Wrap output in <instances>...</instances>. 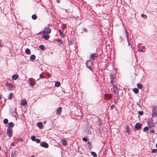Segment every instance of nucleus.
Returning a JSON list of instances; mask_svg holds the SVG:
<instances>
[{
    "mask_svg": "<svg viewBox=\"0 0 157 157\" xmlns=\"http://www.w3.org/2000/svg\"><path fill=\"white\" fill-rule=\"evenodd\" d=\"M147 124L150 128H152L155 126V124L154 123V120L151 118L149 119L147 122Z\"/></svg>",
    "mask_w": 157,
    "mask_h": 157,
    "instance_id": "obj_1",
    "label": "nucleus"
},
{
    "mask_svg": "<svg viewBox=\"0 0 157 157\" xmlns=\"http://www.w3.org/2000/svg\"><path fill=\"white\" fill-rule=\"evenodd\" d=\"M86 64L87 67L90 70H92L93 62L90 60H88L86 62Z\"/></svg>",
    "mask_w": 157,
    "mask_h": 157,
    "instance_id": "obj_2",
    "label": "nucleus"
},
{
    "mask_svg": "<svg viewBox=\"0 0 157 157\" xmlns=\"http://www.w3.org/2000/svg\"><path fill=\"white\" fill-rule=\"evenodd\" d=\"M152 116L153 117H155L157 116V107H153L152 111Z\"/></svg>",
    "mask_w": 157,
    "mask_h": 157,
    "instance_id": "obj_3",
    "label": "nucleus"
},
{
    "mask_svg": "<svg viewBox=\"0 0 157 157\" xmlns=\"http://www.w3.org/2000/svg\"><path fill=\"white\" fill-rule=\"evenodd\" d=\"M6 85L7 87V89L9 90H13V87L14 86V85L13 84L11 83L6 82Z\"/></svg>",
    "mask_w": 157,
    "mask_h": 157,
    "instance_id": "obj_4",
    "label": "nucleus"
},
{
    "mask_svg": "<svg viewBox=\"0 0 157 157\" xmlns=\"http://www.w3.org/2000/svg\"><path fill=\"white\" fill-rule=\"evenodd\" d=\"M51 30L49 27H46L45 29L43 31V34H48L51 33Z\"/></svg>",
    "mask_w": 157,
    "mask_h": 157,
    "instance_id": "obj_5",
    "label": "nucleus"
},
{
    "mask_svg": "<svg viewBox=\"0 0 157 157\" xmlns=\"http://www.w3.org/2000/svg\"><path fill=\"white\" fill-rule=\"evenodd\" d=\"M12 129L10 128H8L7 129V133L8 136L10 137H11L12 136Z\"/></svg>",
    "mask_w": 157,
    "mask_h": 157,
    "instance_id": "obj_6",
    "label": "nucleus"
},
{
    "mask_svg": "<svg viewBox=\"0 0 157 157\" xmlns=\"http://www.w3.org/2000/svg\"><path fill=\"white\" fill-rule=\"evenodd\" d=\"M40 146L45 148H48V144L45 142H42L40 144Z\"/></svg>",
    "mask_w": 157,
    "mask_h": 157,
    "instance_id": "obj_7",
    "label": "nucleus"
},
{
    "mask_svg": "<svg viewBox=\"0 0 157 157\" xmlns=\"http://www.w3.org/2000/svg\"><path fill=\"white\" fill-rule=\"evenodd\" d=\"M113 92L114 94L115 95H117L119 93L118 90H117V87L113 85Z\"/></svg>",
    "mask_w": 157,
    "mask_h": 157,
    "instance_id": "obj_8",
    "label": "nucleus"
},
{
    "mask_svg": "<svg viewBox=\"0 0 157 157\" xmlns=\"http://www.w3.org/2000/svg\"><path fill=\"white\" fill-rule=\"evenodd\" d=\"M97 56L98 54L96 53L91 54L90 55V59H94L97 57Z\"/></svg>",
    "mask_w": 157,
    "mask_h": 157,
    "instance_id": "obj_9",
    "label": "nucleus"
},
{
    "mask_svg": "<svg viewBox=\"0 0 157 157\" xmlns=\"http://www.w3.org/2000/svg\"><path fill=\"white\" fill-rule=\"evenodd\" d=\"M19 77V76L17 74H15L12 76V78L13 80H17Z\"/></svg>",
    "mask_w": 157,
    "mask_h": 157,
    "instance_id": "obj_10",
    "label": "nucleus"
},
{
    "mask_svg": "<svg viewBox=\"0 0 157 157\" xmlns=\"http://www.w3.org/2000/svg\"><path fill=\"white\" fill-rule=\"evenodd\" d=\"M37 126L40 129L43 128V124L41 122H38L37 124Z\"/></svg>",
    "mask_w": 157,
    "mask_h": 157,
    "instance_id": "obj_11",
    "label": "nucleus"
},
{
    "mask_svg": "<svg viewBox=\"0 0 157 157\" xmlns=\"http://www.w3.org/2000/svg\"><path fill=\"white\" fill-rule=\"evenodd\" d=\"M141 124L139 123H136L135 126V128L136 129H138L141 127Z\"/></svg>",
    "mask_w": 157,
    "mask_h": 157,
    "instance_id": "obj_12",
    "label": "nucleus"
},
{
    "mask_svg": "<svg viewBox=\"0 0 157 157\" xmlns=\"http://www.w3.org/2000/svg\"><path fill=\"white\" fill-rule=\"evenodd\" d=\"M62 112V107H59L56 110V114H60Z\"/></svg>",
    "mask_w": 157,
    "mask_h": 157,
    "instance_id": "obj_13",
    "label": "nucleus"
},
{
    "mask_svg": "<svg viewBox=\"0 0 157 157\" xmlns=\"http://www.w3.org/2000/svg\"><path fill=\"white\" fill-rule=\"evenodd\" d=\"M29 84L32 86H33L35 85V81L32 80L31 78L29 79Z\"/></svg>",
    "mask_w": 157,
    "mask_h": 157,
    "instance_id": "obj_14",
    "label": "nucleus"
},
{
    "mask_svg": "<svg viewBox=\"0 0 157 157\" xmlns=\"http://www.w3.org/2000/svg\"><path fill=\"white\" fill-rule=\"evenodd\" d=\"M27 104V102L25 100L22 99L21 101V105L23 106Z\"/></svg>",
    "mask_w": 157,
    "mask_h": 157,
    "instance_id": "obj_15",
    "label": "nucleus"
},
{
    "mask_svg": "<svg viewBox=\"0 0 157 157\" xmlns=\"http://www.w3.org/2000/svg\"><path fill=\"white\" fill-rule=\"evenodd\" d=\"M61 141L63 146H66L67 145V141L64 139H62Z\"/></svg>",
    "mask_w": 157,
    "mask_h": 157,
    "instance_id": "obj_16",
    "label": "nucleus"
},
{
    "mask_svg": "<svg viewBox=\"0 0 157 157\" xmlns=\"http://www.w3.org/2000/svg\"><path fill=\"white\" fill-rule=\"evenodd\" d=\"M42 36L43 38L45 40H47L49 38V36L47 35L46 34H45V35L43 34V35H42Z\"/></svg>",
    "mask_w": 157,
    "mask_h": 157,
    "instance_id": "obj_17",
    "label": "nucleus"
},
{
    "mask_svg": "<svg viewBox=\"0 0 157 157\" xmlns=\"http://www.w3.org/2000/svg\"><path fill=\"white\" fill-rule=\"evenodd\" d=\"M130 129L128 127V126H127L126 127V130L125 131V132L126 133H127L128 134V135L130 134Z\"/></svg>",
    "mask_w": 157,
    "mask_h": 157,
    "instance_id": "obj_18",
    "label": "nucleus"
},
{
    "mask_svg": "<svg viewBox=\"0 0 157 157\" xmlns=\"http://www.w3.org/2000/svg\"><path fill=\"white\" fill-rule=\"evenodd\" d=\"M14 126L13 123L12 122H10L9 123L8 128H13Z\"/></svg>",
    "mask_w": 157,
    "mask_h": 157,
    "instance_id": "obj_19",
    "label": "nucleus"
},
{
    "mask_svg": "<svg viewBox=\"0 0 157 157\" xmlns=\"http://www.w3.org/2000/svg\"><path fill=\"white\" fill-rule=\"evenodd\" d=\"M137 85L138 88L139 89H142L143 86L141 84L139 83H137Z\"/></svg>",
    "mask_w": 157,
    "mask_h": 157,
    "instance_id": "obj_20",
    "label": "nucleus"
},
{
    "mask_svg": "<svg viewBox=\"0 0 157 157\" xmlns=\"http://www.w3.org/2000/svg\"><path fill=\"white\" fill-rule=\"evenodd\" d=\"M60 35H61V37H64V35L63 33L62 32V31L60 29H59L58 31Z\"/></svg>",
    "mask_w": 157,
    "mask_h": 157,
    "instance_id": "obj_21",
    "label": "nucleus"
},
{
    "mask_svg": "<svg viewBox=\"0 0 157 157\" xmlns=\"http://www.w3.org/2000/svg\"><path fill=\"white\" fill-rule=\"evenodd\" d=\"M25 52L27 54H29L31 53L30 49L29 48H26L25 50Z\"/></svg>",
    "mask_w": 157,
    "mask_h": 157,
    "instance_id": "obj_22",
    "label": "nucleus"
},
{
    "mask_svg": "<svg viewBox=\"0 0 157 157\" xmlns=\"http://www.w3.org/2000/svg\"><path fill=\"white\" fill-rule=\"evenodd\" d=\"M125 32H126V37H127V41H128V46H129V41H128V36H128V33L126 30H125Z\"/></svg>",
    "mask_w": 157,
    "mask_h": 157,
    "instance_id": "obj_23",
    "label": "nucleus"
},
{
    "mask_svg": "<svg viewBox=\"0 0 157 157\" xmlns=\"http://www.w3.org/2000/svg\"><path fill=\"white\" fill-rule=\"evenodd\" d=\"M98 121V125L101 127V125L102 124L101 120L100 119H97Z\"/></svg>",
    "mask_w": 157,
    "mask_h": 157,
    "instance_id": "obj_24",
    "label": "nucleus"
},
{
    "mask_svg": "<svg viewBox=\"0 0 157 157\" xmlns=\"http://www.w3.org/2000/svg\"><path fill=\"white\" fill-rule=\"evenodd\" d=\"M13 96V94L12 93H11L9 94V96L8 98L9 99L11 100Z\"/></svg>",
    "mask_w": 157,
    "mask_h": 157,
    "instance_id": "obj_25",
    "label": "nucleus"
},
{
    "mask_svg": "<svg viewBox=\"0 0 157 157\" xmlns=\"http://www.w3.org/2000/svg\"><path fill=\"white\" fill-rule=\"evenodd\" d=\"M133 91L136 94H137L139 92V90L137 88H135L133 89Z\"/></svg>",
    "mask_w": 157,
    "mask_h": 157,
    "instance_id": "obj_26",
    "label": "nucleus"
},
{
    "mask_svg": "<svg viewBox=\"0 0 157 157\" xmlns=\"http://www.w3.org/2000/svg\"><path fill=\"white\" fill-rule=\"evenodd\" d=\"M35 58L36 57L34 55H32L31 56L30 58L32 60H34L35 59Z\"/></svg>",
    "mask_w": 157,
    "mask_h": 157,
    "instance_id": "obj_27",
    "label": "nucleus"
},
{
    "mask_svg": "<svg viewBox=\"0 0 157 157\" xmlns=\"http://www.w3.org/2000/svg\"><path fill=\"white\" fill-rule=\"evenodd\" d=\"M60 85V82L59 81L56 82L55 83V85L56 86L59 87Z\"/></svg>",
    "mask_w": 157,
    "mask_h": 157,
    "instance_id": "obj_28",
    "label": "nucleus"
},
{
    "mask_svg": "<svg viewBox=\"0 0 157 157\" xmlns=\"http://www.w3.org/2000/svg\"><path fill=\"white\" fill-rule=\"evenodd\" d=\"M39 48L42 50H43L45 49V47L44 45H40L39 46Z\"/></svg>",
    "mask_w": 157,
    "mask_h": 157,
    "instance_id": "obj_29",
    "label": "nucleus"
},
{
    "mask_svg": "<svg viewBox=\"0 0 157 157\" xmlns=\"http://www.w3.org/2000/svg\"><path fill=\"white\" fill-rule=\"evenodd\" d=\"M91 154L92 155H93L94 157H96L97 156V155L96 153L94 151L91 152Z\"/></svg>",
    "mask_w": 157,
    "mask_h": 157,
    "instance_id": "obj_30",
    "label": "nucleus"
},
{
    "mask_svg": "<svg viewBox=\"0 0 157 157\" xmlns=\"http://www.w3.org/2000/svg\"><path fill=\"white\" fill-rule=\"evenodd\" d=\"M149 127L147 126L145 127L143 129V131L146 132L149 130Z\"/></svg>",
    "mask_w": 157,
    "mask_h": 157,
    "instance_id": "obj_31",
    "label": "nucleus"
},
{
    "mask_svg": "<svg viewBox=\"0 0 157 157\" xmlns=\"http://www.w3.org/2000/svg\"><path fill=\"white\" fill-rule=\"evenodd\" d=\"M16 154V152L15 151H13L11 153V157H13Z\"/></svg>",
    "mask_w": 157,
    "mask_h": 157,
    "instance_id": "obj_32",
    "label": "nucleus"
},
{
    "mask_svg": "<svg viewBox=\"0 0 157 157\" xmlns=\"http://www.w3.org/2000/svg\"><path fill=\"white\" fill-rule=\"evenodd\" d=\"M32 18L33 20H35L37 18V16L35 14L33 15L32 16Z\"/></svg>",
    "mask_w": 157,
    "mask_h": 157,
    "instance_id": "obj_33",
    "label": "nucleus"
},
{
    "mask_svg": "<svg viewBox=\"0 0 157 157\" xmlns=\"http://www.w3.org/2000/svg\"><path fill=\"white\" fill-rule=\"evenodd\" d=\"M87 144H89L88 146V147L89 149H91L92 148L91 146L90 145V142L87 143Z\"/></svg>",
    "mask_w": 157,
    "mask_h": 157,
    "instance_id": "obj_34",
    "label": "nucleus"
},
{
    "mask_svg": "<svg viewBox=\"0 0 157 157\" xmlns=\"http://www.w3.org/2000/svg\"><path fill=\"white\" fill-rule=\"evenodd\" d=\"M141 16L142 17L145 19H146L147 18V16L145 14H142L141 15Z\"/></svg>",
    "mask_w": 157,
    "mask_h": 157,
    "instance_id": "obj_35",
    "label": "nucleus"
},
{
    "mask_svg": "<svg viewBox=\"0 0 157 157\" xmlns=\"http://www.w3.org/2000/svg\"><path fill=\"white\" fill-rule=\"evenodd\" d=\"M8 120L7 119H5L3 120V122L5 124H7L8 122Z\"/></svg>",
    "mask_w": 157,
    "mask_h": 157,
    "instance_id": "obj_36",
    "label": "nucleus"
},
{
    "mask_svg": "<svg viewBox=\"0 0 157 157\" xmlns=\"http://www.w3.org/2000/svg\"><path fill=\"white\" fill-rule=\"evenodd\" d=\"M31 139L33 141H34L35 140L36 137L34 136H33L31 137Z\"/></svg>",
    "mask_w": 157,
    "mask_h": 157,
    "instance_id": "obj_37",
    "label": "nucleus"
},
{
    "mask_svg": "<svg viewBox=\"0 0 157 157\" xmlns=\"http://www.w3.org/2000/svg\"><path fill=\"white\" fill-rule=\"evenodd\" d=\"M113 78L111 79V81H110V84L111 85H112L113 86V85H114L113 84Z\"/></svg>",
    "mask_w": 157,
    "mask_h": 157,
    "instance_id": "obj_38",
    "label": "nucleus"
},
{
    "mask_svg": "<svg viewBox=\"0 0 157 157\" xmlns=\"http://www.w3.org/2000/svg\"><path fill=\"white\" fill-rule=\"evenodd\" d=\"M36 142L37 143H39L40 142V139H37L35 140Z\"/></svg>",
    "mask_w": 157,
    "mask_h": 157,
    "instance_id": "obj_39",
    "label": "nucleus"
},
{
    "mask_svg": "<svg viewBox=\"0 0 157 157\" xmlns=\"http://www.w3.org/2000/svg\"><path fill=\"white\" fill-rule=\"evenodd\" d=\"M157 151V149H153L152 150V152L153 153H156Z\"/></svg>",
    "mask_w": 157,
    "mask_h": 157,
    "instance_id": "obj_40",
    "label": "nucleus"
},
{
    "mask_svg": "<svg viewBox=\"0 0 157 157\" xmlns=\"http://www.w3.org/2000/svg\"><path fill=\"white\" fill-rule=\"evenodd\" d=\"M82 140L83 141H84L85 142H86L87 140V139L86 138H85V137L83 138L82 139Z\"/></svg>",
    "mask_w": 157,
    "mask_h": 157,
    "instance_id": "obj_41",
    "label": "nucleus"
},
{
    "mask_svg": "<svg viewBox=\"0 0 157 157\" xmlns=\"http://www.w3.org/2000/svg\"><path fill=\"white\" fill-rule=\"evenodd\" d=\"M143 111H140L138 112V113L140 115H142L143 114Z\"/></svg>",
    "mask_w": 157,
    "mask_h": 157,
    "instance_id": "obj_42",
    "label": "nucleus"
},
{
    "mask_svg": "<svg viewBox=\"0 0 157 157\" xmlns=\"http://www.w3.org/2000/svg\"><path fill=\"white\" fill-rule=\"evenodd\" d=\"M23 140V139H22L21 138H19L18 139V141H19V142H20V141H22Z\"/></svg>",
    "mask_w": 157,
    "mask_h": 157,
    "instance_id": "obj_43",
    "label": "nucleus"
},
{
    "mask_svg": "<svg viewBox=\"0 0 157 157\" xmlns=\"http://www.w3.org/2000/svg\"><path fill=\"white\" fill-rule=\"evenodd\" d=\"M150 131L153 134H154L155 132V131L154 129H152Z\"/></svg>",
    "mask_w": 157,
    "mask_h": 157,
    "instance_id": "obj_44",
    "label": "nucleus"
},
{
    "mask_svg": "<svg viewBox=\"0 0 157 157\" xmlns=\"http://www.w3.org/2000/svg\"><path fill=\"white\" fill-rule=\"evenodd\" d=\"M83 31H85L86 32H87V29L86 28H83Z\"/></svg>",
    "mask_w": 157,
    "mask_h": 157,
    "instance_id": "obj_45",
    "label": "nucleus"
},
{
    "mask_svg": "<svg viewBox=\"0 0 157 157\" xmlns=\"http://www.w3.org/2000/svg\"><path fill=\"white\" fill-rule=\"evenodd\" d=\"M63 42L61 41V42H60L59 43V45L60 46H62V45H63Z\"/></svg>",
    "mask_w": 157,
    "mask_h": 157,
    "instance_id": "obj_46",
    "label": "nucleus"
},
{
    "mask_svg": "<svg viewBox=\"0 0 157 157\" xmlns=\"http://www.w3.org/2000/svg\"><path fill=\"white\" fill-rule=\"evenodd\" d=\"M56 41L59 42H61L62 40L60 39H57L56 40Z\"/></svg>",
    "mask_w": 157,
    "mask_h": 157,
    "instance_id": "obj_47",
    "label": "nucleus"
},
{
    "mask_svg": "<svg viewBox=\"0 0 157 157\" xmlns=\"http://www.w3.org/2000/svg\"><path fill=\"white\" fill-rule=\"evenodd\" d=\"M42 33L43 34V31H41V32H39L37 34H39V35H40Z\"/></svg>",
    "mask_w": 157,
    "mask_h": 157,
    "instance_id": "obj_48",
    "label": "nucleus"
},
{
    "mask_svg": "<svg viewBox=\"0 0 157 157\" xmlns=\"http://www.w3.org/2000/svg\"><path fill=\"white\" fill-rule=\"evenodd\" d=\"M40 76L41 78H44V76L42 74H40Z\"/></svg>",
    "mask_w": 157,
    "mask_h": 157,
    "instance_id": "obj_49",
    "label": "nucleus"
},
{
    "mask_svg": "<svg viewBox=\"0 0 157 157\" xmlns=\"http://www.w3.org/2000/svg\"><path fill=\"white\" fill-rule=\"evenodd\" d=\"M114 105H112L111 106L110 108L113 109V108H114Z\"/></svg>",
    "mask_w": 157,
    "mask_h": 157,
    "instance_id": "obj_50",
    "label": "nucleus"
},
{
    "mask_svg": "<svg viewBox=\"0 0 157 157\" xmlns=\"http://www.w3.org/2000/svg\"><path fill=\"white\" fill-rule=\"evenodd\" d=\"M138 51L139 52H142L143 51V50L142 49H138Z\"/></svg>",
    "mask_w": 157,
    "mask_h": 157,
    "instance_id": "obj_51",
    "label": "nucleus"
},
{
    "mask_svg": "<svg viewBox=\"0 0 157 157\" xmlns=\"http://www.w3.org/2000/svg\"><path fill=\"white\" fill-rule=\"evenodd\" d=\"M69 45H72V43L71 41H70L69 42Z\"/></svg>",
    "mask_w": 157,
    "mask_h": 157,
    "instance_id": "obj_52",
    "label": "nucleus"
},
{
    "mask_svg": "<svg viewBox=\"0 0 157 157\" xmlns=\"http://www.w3.org/2000/svg\"><path fill=\"white\" fill-rule=\"evenodd\" d=\"M11 145H12L13 146H14V144L13 143H11Z\"/></svg>",
    "mask_w": 157,
    "mask_h": 157,
    "instance_id": "obj_53",
    "label": "nucleus"
},
{
    "mask_svg": "<svg viewBox=\"0 0 157 157\" xmlns=\"http://www.w3.org/2000/svg\"><path fill=\"white\" fill-rule=\"evenodd\" d=\"M105 96H106V97H107L109 96V94H105Z\"/></svg>",
    "mask_w": 157,
    "mask_h": 157,
    "instance_id": "obj_54",
    "label": "nucleus"
},
{
    "mask_svg": "<svg viewBox=\"0 0 157 157\" xmlns=\"http://www.w3.org/2000/svg\"><path fill=\"white\" fill-rule=\"evenodd\" d=\"M2 95L0 94V99H2Z\"/></svg>",
    "mask_w": 157,
    "mask_h": 157,
    "instance_id": "obj_55",
    "label": "nucleus"
},
{
    "mask_svg": "<svg viewBox=\"0 0 157 157\" xmlns=\"http://www.w3.org/2000/svg\"><path fill=\"white\" fill-rule=\"evenodd\" d=\"M65 28V26L64 25H63V29H64Z\"/></svg>",
    "mask_w": 157,
    "mask_h": 157,
    "instance_id": "obj_56",
    "label": "nucleus"
},
{
    "mask_svg": "<svg viewBox=\"0 0 157 157\" xmlns=\"http://www.w3.org/2000/svg\"><path fill=\"white\" fill-rule=\"evenodd\" d=\"M1 40H0V47H1L2 46V45H1Z\"/></svg>",
    "mask_w": 157,
    "mask_h": 157,
    "instance_id": "obj_57",
    "label": "nucleus"
},
{
    "mask_svg": "<svg viewBox=\"0 0 157 157\" xmlns=\"http://www.w3.org/2000/svg\"><path fill=\"white\" fill-rule=\"evenodd\" d=\"M142 48L143 49H144V48H145V47L144 46H143L142 47Z\"/></svg>",
    "mask_w": 157,
    "mask_h": 157,
    "instance_id": "obj_58",
    "label": "nucleus"
},
{
    "mask_svg": "<svg viewBox=\"0 0 157 157\" xmlns=\"http://www.w3.org/2000/svg\"><path fill=\"white\" fill-rule=\"evenodd\" d=\"M57 1L58 2H59L60 1H59V0H57Z\"/></svg>",
    "mask_w": 157,
    "mask_h": 157,
    "instance_id": "obj_59",
    "label": "nucleus"
},
{
    "mask_svg": "<svg viewBox=\"0 0 157 157\" xmlns=\"http://www.w3.org/2000/svg\"><path fill=\"white\" fill-rule=\"evenodd\" d=\"M30 157H34V156L33 155H31Z\"/></svg>",
    "mask_w": 157,
    "mask_h": 157,
    "instance_id": "obj_60",
    "label": "nucleus"
},
{
    "mask_svg": "<svg viewBox=\"0 0 157 157\" xmlns=\"http://www.w3.org/2000/svg\"><path fill=\"white\" fill-rule=\"evenodd\" d=\"M44 123L45 124L46 123V121H44Z\"/></svg>",
    "mask_w": 157,
    "mask_h": 157,
    "instance_id": "obj_61",
    "label": "nucleus"
},
{
    "mask_svg": "<svg viewBox=\"0 0 157 157\" xmlns=\"http://www.w3.org/2000/svg\"><path fill=\"white\" fill-rule=\"evenodd\" d=\"M137 105L139 106H140V105L138 103H137Z\"/></svg>",
    "mask_w": 157,
    "mask_h": 157,
    "instance_id": "obj_62",
    "label": "nucleus"
},
{
    "mask_svg": "<svg viewBox=\"0 0 157 157\" xmlns=\"http://www.w3.org/2000/svg\"><path fill=\"white\" fill-rule=\"evenodd\" d=\"M156 147L157 148V143L156 144Z\"/></svg>",
    "mask_w": 157,
    "mask_h": 157,
    "instance_id": "obj_63",
    "label": "nucleus"
},
{
    "mask_svg": "<svg viewBox=\"0 0 157 157\" xmlns=\"http://www.w3.org/2000/svg\"><path fill=\"white\" fill-rule=\"evenodd\" d=\"M117 99H118L117 97Z\"/></svg>",
    "mask_w": 157,
    "mask_h": 157,
    "instance_id": "obj_64",
    "label": "nucleus"
}]
</instances>
